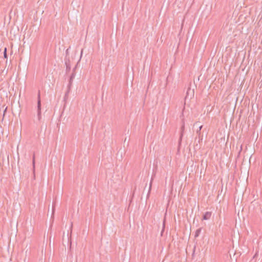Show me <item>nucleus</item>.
Segmentation results:
<instances>
[{
    "instance_id": "obj_1",
    "label": "nucleus",
    "mask_w": 262,
    "mask_h": 262,
    "mask_svg": "<svg viewBox=\"0 0 262 262\" xmlns=\"http://www.w3.org/2000/svg\"><path fill=\"white\" fill-rule=\"evenodd\" d=\"M194 96V90H191L190 88H188L187 91L186 95L185 96V99H191Z\"/></svg>"
},
{
    "instance_id": "obj_2",
    "label": "nucleus",
    "mask_w": 262,
    "mask_h": 262,
    "mask_svg": "<svg viewBox=\"0 0 262 262\" xmlns=\"http://www.w3.org/2000/svg\"><path fill=\"white\" fill-rule=\"evenodd\" d=\"M41 106L40 92L39 90L37 94V112H41Z\"/></svg>"
},
{
    "instance_id": "obj_3",
    "label": "nucleus",
    "mask_w": 262,
    "mask_h": 262,
    "mask_svg": "<svg viewBox=\"0 0 262 262\" xmlns=\"http://www.w3.org/2000/svg\"><path fill=\"white\" fill-rule=\"evenodd\" d=\"M65 64L66 66V72L67 73L71 70V64L69 58H65Z\"/></svg>"
},
{
    "instance_id": "obj_4",
    "label": "nucleus",
    "mask_w": 262,
    "mask_h": 262,
    "mask_svg": "<svg viewBox=\"0 0 262 262\" xmlns=\"http://www.w3.org/2000/svg\"><path fill=\"white\" fill-rule=\"evenodd\" d=\"M211 214H212L211 212H210V211L206 212L203 216V220H209L211 216Z\"/></svg>"
},
{
    "instance_id": "obj_5",
    "label": "nucleus",
    "mask_w": 262,
    "mask_h": 262,
    "mask_svg": "<svg viewBox=\"0 0 262 262\" xmlns=\"http://www.w3.org/2000/svg\"><path fill=\"white\" fill-rule=\"evenodd\" d=\"M75 73L73 72L70 77L69 83L68 84V87L69 88V89H70V87L72 83L73 80L75 78Z\"/></svg>"
},
{
    "instance_id": "obj_6",
    "label": "nucleus",
    "mask_w": 262,
    "mask_h": 262,
    "mask_svg": "<svg viewBox=\"0 0 262 262\" xmlns=\"http://www.w3.org/2000/svg\"><path fill=\"white\" fill-rule=\"evenodd\" d=\"M201 230H202V229L201 228L198 229L195 232V235H194V237H197L199 236L201 232Z\"/></svg>"
},
{
    "instance_id": "obj_7",
    "label": "nucleus",
    "mask_w": 262,
    "mask_h": 262,
    "mask_svg": "<svg viewBox=\"0 0 262 262\" xmlns=\"http://www.w3.org/2000/svg\"><path fill=\"white\" fill-rule=\"evenodd\" d=\"M70 89H69V88L68 87V90H67V92L66 93L64 97V101H66L67 100V99L68 98V95H69V93L70 92Z\"/></svg>"
},
{
    "instance_id": "obj_8",
    "label": "nucleus",
    "mask_w": 262,
    "mask_h": 262,
    "mask_svg": "<svg viewBox=\"0 0 262 262\" xmlns=\"http://www.w3.org/2000/svg\"><path fill=\"white\" fill-rule=\"evenodd\" d=\"M184 129V125H183L182 126V127H181L182 131H181L180 137V139H179V142H180L181 141V140H182V136H183V132Z\"/></svg>"
},
{
    "instance_id": "obj_9",
    "label": "nucleus",
    "mask_w": 262,
    "mask_h": 262,
    "mask_svg": "<svg viewBox=\"0 0 262 262\" xmlns=\"http://www.w3.org/2000/svg\"><path fill=\"white\" fill-rule=\"evenodd\" d=\"M203 127V125H201L199 126V129L196 130V134L199 135V136H200L201 135V130L202 129Z\"/></svg>"
},
{
    "instance_id": "obj_10",
    "label": "nucleus",
    "mask_w": 262,
    "mask_h": 262,
    "mask_svg": "<svg viewBox=\"0 0 262 262\" xmlns=\"http://www.w3.org/2000/svg\"><path fill=\"white\" fill-rule=\"evenodd\" d=\"M4 58H5L7 59V58H8V55H7V48H5V49H4Z\"/></svg>"
},
{
    "instance_id": "obj_11",
    "label": "nucleus",
    "mask_w": 262,
    "mask_h": 262,
    "mask_svg": "<svg viewBox=\"0 0 262 262\" xmlns=\"http://www.w3.org/2000/svg\"><path fill=\"white\" fill-rule=\"evenodd\" d=\"M37 118L38 121H40L41 119V112H37Z\"/></svg>"
},
{
    "instance_id": "obj_12",
    "label": "nucleus",
    "mask_w": 262,
    "mask_h": 262,
    "mask_svg": "<svg viewBox=\"0 0 262 262\" xmlns=\"http://www.w3.org/2000/svg\"><path fill=\"white\" fill-rule=\"evenodd\" d=\"M153 180V178H152L151 180H150V184H149V191L151 189V185H152V181Z\"/></svg>"
},
{
    "instance_id": "obj_13",
    "label": "nucleus",
    "mask_w": 262,
    "mask_h": 262,
    "mask_svg": "<svg viewBox=\"0 0 262 262\" xmlns=\"http://www.w3.org/2000/svg\"><path fill=\"white\" fill-rule=\"evenodd\" d=\"M33 169H34V166H35V156H33Z\"/></svg>"
},
{
    "instance_id": "obj_14",
    "label": "nucleus",
    "mask_w": 262,
    "mask_h": 262,
    "mask_svg": "<svg viewBox=\"0 0 262 262\" xmlns=\"http://www.w3.org/2000/svg\"><path fill=\"white\" fill-rule=\"evenodd\" d=\"M66 55H68V54H69V49H67V50L66 51Z\"/></svg>"
},
{
    "instance_id": "obj_15",
    "label": "nucleus",
    "mask_w": 262,
    "mask_h": 262,
    "mask_svg": "<svg viewBox=\"0 0 262 262\" xmlns=\"http://www.w3.org/2000/svg\"><path fill=\"white\" fill-rule=\"evenodd\" d=\"M55 211V207L54 205H53V207H52V211L53 212H54Z\"/></svg>"
},
{
    "instance_id": "obj_16",
    "label": "nucleus",
    "mask_w": 262,
    "mask_h": 262,
    "mask_svg": "<svg viewBox=\"0 0 262 262\" xmlns=\"http://www.w3.org/2000/svg\"><path fill=\"white\" fill-rule=\"evenodd\" d=\"M76 66H75V67H74V68L73 69V72H75V70H76Z\"/></svg>"
},
{
    "instance_id": "obj_17",
    "label": "nucleus",
    "mask_w": 262,
    "mask_h": 262,
    "mask_svg": "<svg viewBox=\"0 0 262 262\" xmlns=\"http://www.w3.org/2000/svg\"><path fill=\"white\" fill-rule=\"evenodd\" d=\"M126 141H127V138H125L124 142L125 143Z\"/></svg>"
},
{
    "instance_id": "obj_18",
    "label": "nucleus",
    "mask_w": 262,
    "mask_h": 262,
    "mask_svg": "<svg viewBox=\"0 0 262 262\" xmlns=\"http://www.w3.org/2000/svg\"><path fill=\"white\" fill-rule=\"evenodd\" d=\"M6 111H7V107L5 108V111H4V114H5V112H6Z\"/></svg>"
},
{
    "instance_id": "obj_19",
    "label": "nucleus",
    "mask_w": 262,
    "mask_h": 262,
    "mask_svg": "<svg viewBox=\"0 0 262 262\" xmlns=\"http://www.w3.org/2000/svg\"><path fill=\"white\" fill-rule=\"evenodd\" d=\"M165 226V224H164V223H163V227H164Z\"/></svg>"
}]
</instances>
